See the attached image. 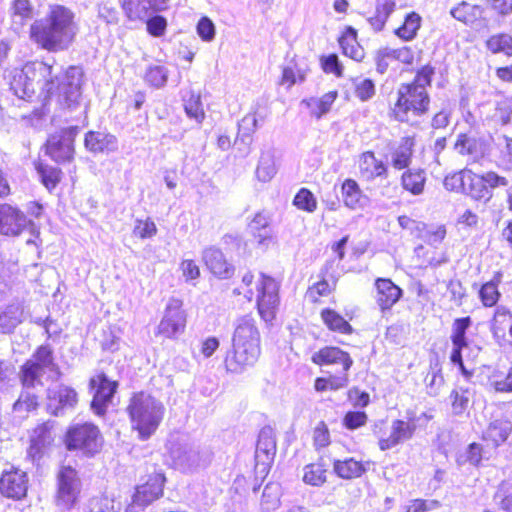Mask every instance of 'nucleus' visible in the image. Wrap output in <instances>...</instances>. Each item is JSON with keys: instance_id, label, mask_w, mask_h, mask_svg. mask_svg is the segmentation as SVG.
<instances>
[{"instance_id": "nucleus-22", "label": "nucleus", "mask_w": 512, "mask_h": 512, "mask_svg": "<svg viewBox=\"0 0 512 512\" xmlns=\"http://www.w3.org/2000/svg\"><path fill=\"white\" fill-rule=\"evenodd\" d=\"M311 360L314 364L319 366H341L344 372H348L353 365V360L350 355L334 346H327L315 352Z\"/></svg>"}, {"instance_id": "nucleus-35", "label": "nucleus", "mask_w": 512, "mask_h": 512, "mask_svg": "<svg viewBox=\"0 0 512 512\" xmlns=\"http://www.w3.org/2000/svg\"><path fill=\"white\" fill-rule=\"evenodd\" d=\"M23 309L20 304H12L0 313V333L6 334L22 322Z\"/></svg>"}, {"instance_id": "nucleus-6", "label": "nucleus", "mask_w": 512, "mask_h": 512, "mask_svg": "<svg viewBox=\"0 0 512 512\" xmlns=\"http://www.w3.org/2000/svg\"><path fill=\"white\" fill-rule=\"evenodd\" d=\"M212 459V453L190 442H177L170 447V460L175 469L182 472H194L206 468Z\"/></svg>"}, {"instance_id": "nucleus-45", "label": "nucleus", "mask_w": 512, "mask_h": 512, "mask_svg": "<svg viewBox=\"0 0 512 512\" xmlns=\"http://www.w3.org/2000/svg\"><path fill=\"white\" fill-rule=\"evenodd\" d=\"M483 459V448L478 443H471L464 451L458 453L456 462L458 465L463 466L465 464H471L473 466H479Z\"/></svg>"}, {"instance_id": "nucleus-3", "label": "nucleus", "mask_w": 512, "mask_h": 512, "mask_svg": "<svg viewBox=\"0 0 512 512\" xmlns=\"http://www.w3.org/2000/svg\"><path fill=\"white\" fill-rule=\"evenodd\" d=\"M433 75L434 68L426 65L418 70L412 82L399 86L397 101L392 108V114L397 121L412 122L428 112L430 97L426 88L430 86Z\"/></svg>"}, {"instance_id": "nucleus-60", "label": "nucleus", "mask_w": 512, "mask_h": 512, "mask_svg": "<svg viewBox=\"0 0 512 512\" xmlns=\"http://www.w3.org/2000/svg\"><path fill=\"white\" fill-rule=\"evenodd\" d=\"M133 233L141 239L151 238L157 233V227L149 218L146 220H137Z\"/></svg>"}, {"instance_id": "nucleus-19", "label": "nucleus", "mask_w": 512, "mask_h": 512, "mask_svg": "<svg viewBox=\"0 0 512 512\" xmlns=\"http://www.w3.org/2000/svg\"><path fill=\"white\" fill-rule=\"evenodd\" d=\"M25 214L9 204L0 205V234L19 235L28 225Z\"/></svg>"}, {"instance_id": "nucleus-26", "label": "nucleus", "mask_w": 512, "mask_h": 512, "mask_svg": "<svg viewBox=\"0 0 512 512\" xmlns=\"http://www.w3.org/2000/svg\"><path fill=\"white\" fill-rule=\"evenodd\" d=\"M359 171L367 180H373L377 177L386 176L388 168L386 164L375 157L371 151L361 154L359 159Z\"/></svg>"}, {"instance_id": "nucleus-61", "label": "nucleus", "mask_w": 512, "mask_h": 512, "mask_svg": "<svg viewBox=\"0 0 512 512\" xmlns=\"http://www.w3.org/2000/svg\"><path fill=\"white\" fill-rule=\"evenodd\" d=\"M38 405L37 397L29 392H23L19 399L14 403L15 412H29L34 410Z\"/></svg>"}, {"instance_id": "nucleus-58", "label": "nucleus", "mask_w": 512, "mask_h": 512, "mask_svg": "<svg viewBox=\"0 0 512 512\" xmlns=\"http://www.w3.org/2000/svg\"><path fill=\"white\" fill-rule=\"evenodd\" d=\"M398 223L402 229L409 231L412 236L417 238L424 237L426 229L425 223L416 221L405 215L398 217Z\"/></svg>"}, {"instance_id": "nucleus-10", "label": "nucleus", "mask_w": 512, "mask_h": 512, "mask_svg": "<svg viewBox=\"0 0 512 512\" xmlns=\"http://www.w3.org/2000/svg\"><path fill=\"white\" fill-rule=\"evenodd\" d=\"M182 301L178 298H170L167 302L164 316L157 327V333L173 338L184 331L186 326V315L182 310Z\"/></svg>"}, {"instance_id": "nucleus-14", "label": "nucleus", "mask_w": 512, "mask_h": 512, "mask_svg": "<svg viewBox=\"0 0 512 512\" xmlns=\"http://www.w3.org/2000/svg\"><path fill=\"white\" fill-rule=\"evenodd\" d=\"M470 326V317L457 318L452 324L450 336L452 342L450 360L453 364L459 366L463 374H467V371L463 364L462 353L463 351L470 349V343L466 337V332Z\"/></svg>"}, {"instance_id": "nucleus-9", "label": "nucleus", "mask_w": 512, "mask_h": 512, "mask_svg": "<svg viewBox=\"0 0 512 512\" xmlns=\"http://www.w3.org/2000/svg\"><path fill=\"white\" fill-rule=\"evenodd\" d=\"M81 488L78 472L71 466H62L57 474L56 505L71 509L79 499Z\"/></svg>"}, {"instance_id": "nucleus-64", "label": "nucleus", "mask_w": 512, "mask_h": 512, "mask_svg": "<svg viewBox=\"0 0 512 512\" xmlns=\"http://www.w3.org/2000/svg\"><path fill=\"white\" fill-rule=\"evenodd\" d=\"M500 508L505 512H512V486L507 483L501 484L497 495Z\"/></svg>"}, {"instance_id": "nucleus-11", "label": "nucleus", "mask_w": 512, "mask_h": 512, "mask_svg": "<svg viewBox=\"0 0 512 512\" xmlns=\"http://www.w3.org/2000/svg\"><path fill=\"white\" fill-rule=\"evenodd\" d=\"M77 133V127H69L53 134L46 143L47 154L56 162L70 161L73 158V142Z\"/></svg>"}, {"instance_id": "nucleus-36", "label": "nucleus", "mask_w": 512, "mask_h": 512, "mask_svg": "<svg viewBox=\"0 0 512 512\" xmlns=\"http://www.w3.org/2000/svg\"><path fill=\"white\" fill-rule=\"evenodd\" d=\"M483 10L478 5H472L465 1L451 9L450 14L456 20L471 25L482 17Z\"/></svg>"}, {"instance_id": "nucleus-53", "label": "nucleus", "mask_w": 512, "mask_h": 512, "mask_svg": "<svg viewBox=\"0 0 512 512\" xmlns=\"http://www.w3.org/2000/svg\"><path fill=\"white\" fill-rule=\"evenodd\" d=\"M44 370L36 364L26 362L22 368V383L25 388L35 387L41 384L40 377Z\"/></svg>"}, {"instance_id": "nucleus-44", "label": "nucleus", "mask_w": 512, "mask_h": 512, "mask_svg": "<svg viewBox=\"0 0 512 512\" xmlns=\"http://www.w3.org/2000/svg\"><path fill=\"white\" fill-rule=\"evenodd\" d=\"M421 26V17L416 12H411L405 18L401 27L396 30V35L403 40L409 41L415 38Z\"/></svg>"}, {"instance_id": "nucleus-49", "label": "nucleus", "mask_w": 512, "mask_h": 512, "mask_svg": "<svg viewBox=\"0 0 512 512\" xmlns=\"http://www.w3.org/2000/svg\"><path fill=\"white\" fill-rule=\"evenodd\" d=\"M307 69L299 66L297 63H291L283 68L281 84L292 87L298 82H303L306 78Z\"/></svg>"}, {"instance_id": "nucleus-25", "label": "nucleus", "mask_w": 512, "mask_h": 512, "mask_svg": "<svg viewBox=\"0 0 512 512\" xmlns=\"http://www.w3.org/2000/svg\"><path fill=\"white\" fill-rule=\"evenodd\" d=\"M454 149L457 153L469 156L473 161H477L484 156L486 145L481 138L460 134L454 144Z\"/></svg>"}, {"instance_id": "nucleus-20", "label": "nucleus", "mask_w": 512, "mask_h": 512, "mask_svg": "<svg viewBox=\"0 0 512 512\" xmlns=\"http://www.w3.org/2000/svg\"><path fill=\"white\" fill-rule=\"evenodd\" d=\"M164 481L163 475L156 474L151 476L145 484L138 486L132 498V506L143 509L162 496Z\"/></svg>"}, {"instance_id": "nucleus-42", "label": "nucleus", "mask_w": 512, "mask_h": 512, "mask_svg": "<svg viewBox=\"0 0 512 512\" xmlns=\"http://www.w3.org/2000/svg\"><path fill=\"white\" fill-rule=\"evenodd\" d=\"M401 180L405 190L414 195H419L424 190L425 172L423 170H408L403 173Z\"/></svg>"}, {"instance_id": "nucleus-21", "label": "nucleus", "mask_w": 512, "mask_h": 512, "mask_svg": "<svg viewBox=\"0 0 512 512\" xmlns=\"http://www.w3.org/2000/svg\"><path fill=\"white\" fill-rule=\"evenodd\" d=\"M47 397V408L55 416L62 415L64 409L74 407L78 401L76 391L68 386L48 389Z\"/></svg>"}, {"instance_id": "nucleus-63", "label": "nucleus", "mask_w": 512, "mask_h": 512, "mask_svg": "<svg viewBox=\"0 0 512 512\" xmlns=\"http://www.w3.org/2000/svg\"><path fill=\"white\" fill-rule=\"evenodd\" d=\"M500 160L506 170H512V138L506 135L501 137Z\"/></svg>"}, {"instance_id": "nucleus-28", "label": "nucleus", "mask_w": 512, "mask_h": 512, "mask_svg": "<svg viewBox=\"0 0 512 512\" xmlns=\"http://www.w3.org/2000/svg\"><path fill=\"white\" fill-rule=\"evenodd\" d=\"M465 192L472 199L488 203L492 199V194L487 189L484 181V174H475L471 170L467 174Z\"/></svg>"}, {"instance_id": "nucleus-2", "label": "nucleus", "mask_w": 512, "mask_h": 512, "mask_svg": "<svg viewBox=\"0 0 512 512\" xmlns=\"http://www.w3.org/2000/svg\"><path fill=\"white\" fill-rule=\"evenodd\" d=\"M77 30L73 11L64 5L52 4L44 17L31 24L29 37L41 49L57 53L70 48Z\"/></svg>"}, {"instance_id": "nucleus-40", "label": "nucleus", "mask_w": 512, "mask_h": 512, "mask_svg": "<svg viewBox=\"0 0 512 512\" xmlns=\"http://www.w3.org/2000/svg\"><path fill=\"white\" fill-rule=\"evenodd\" d=\"M51 428L52 426L49 422L43 423L42 425L35 428L34 434L31 437V445L28 451V454L31 457L34 458L38 453H40L41 448L50 443L52 440Z\"/></svg>"}, {"instance_id": "nucleus-38", "label": "nucleus", "mask_w": 512, "mask_h": 512, "mask_svg": "<svg viewBox=\"0 0 512 512\" xmlns=\"http://www.w3.org/2000/svg\"><path fill=\"white\" fill-rule=\"evenodd\" d=\"M339 44L343 53L350 58L360 61L364 57V51L359 46L356 40V31L349 27L346 32L340 37Z\"/></svg>"}, {"instance_id": "nucleus-32", "label": "nucleus", "mask_w": 512, "mask_h": 512, "mask_svg": "<svg viewBox=\"0 0 512 512\" xmlns=\"http://www.w3.org/2000/svg\"><path fill=\"white\" fill-rule=\"evenodd\" d=\"M512 430L511 422L497 419L491 422L484 432V440L492 442L495 447L504 443Z\"/></svg>"}, {"instance_id": "nucleus-16", "label": "nucleus", "mask_w": 512, "mask_h": 512, "mask_svg": "<svg viewBox=\"0 0 512 512\" xmlns=\"http://www.w3.org/2000/svg\"><path fill=\"white\" fill-rule=\"evenodd\" d=\"M276 454L275 433L271 427L261 429L256 444L255 460L256 468L261 473L268 471Z\"/></svg>"}, {"instance_id": "nucleus-62", "label": "nucleus", "mask_w": 512, "mask_h": 512, "mask_svg": "<svg viewBox=\"0 0 512 512\" xmlns=\"http://www.w3.org/2000/svg\"><path fill=\"white\" fill-rule=\"evenodd\" d=\"M119 503L115 500L104 497L93 500L90 504L89 512H119Z\"/></svg>"}, {"instance_id": "nucleus-48", "label": "nucleus", "mask_w": 512, "mask_h": 512, "mask_svg": "<svg viewBox=\"0 0 512 512\" xmlns=\"http://www.w3.org/2000/svg\"><path fill=\"white\" fill-rule=\"evenodd\" d=\"M184 109L187 116L194 119L197 123H201L205 118L201 97L193 92L184 98Z\"/></svg>"}, {"instance_id": "nucleus-5", "label": "nucleus", "mask_w": 512, "mask_h": 512, "mask_svg": "<svg viewBox=\"0 0 512 512\" xmlns=\"http://www.w3.org/2000/svg\"><path fill=\"white\" fill-rule=\"evenodd\" d=\"M132 428L137 430L142 440L148 439L159 427L164 414L163 403L146 394H135L128 406Z\"/></svg>"}, {"instance_id": "nucleus-12", "label": "nucleus", "mask_w": 512, "mask_h": 512, "mask_svg": "<svg viewBox=\"0 0 512 512\" xmlns=\"http://www.w3.org/2000/svg\"><path fill=\"white\" fill-rule=\"evenodd\" d=\"M377 428L378 425H375L374 433L378 437V446L381 451H386L410 440L416 431V424L413 420L395 419L391 423L388 434H379Z\"/></svg>"}, {"instance_id": "nucleus-29", "label": "nucleus", "mask_w": 512, "mask_h": 512, "mask_svg": "<svg viewBox=\"0 0 512 512\" xmlns=\"http://www.w3.org/2000/svg\"><path fill=\"white\" fill-rule=\"evenodd\" d=\"M414 144L413 138L403 137L399 144L392 149L390 158L395 169L402 170L410 165Z\"/></svg>"}, {"instance_id": "nucleus-57", "label": "nucleus", "mask_w": 512, "mask_h": 512, "mask_svg": "<svg viewBox=\"0 0 512 512\" xmlns=\"http://www.w3.org/2000/svg\"><path fill=\"white\" fill-rule=\"evenodd\" d=\"M293 203L297 208L310 213L314 212L317 208V202L314 195L305 188L299 190L293 200Z\"/></svg>"}, {"instance_id": "nucleus-33", "label": "nucleus", "mask_w": 512, "mask_h": 512, "mask_svg": "<svg viewBox=\"0 0 512 512\" xmlns=\"http://www.w3.org/2000/svg\"><path fill=\"white\" fill-rule=\"evenodd\" d=\"M333 470L336 475L342 479H353L362 476L366 468L362 462L356 461L354 458H347L344 460H335Z\"/></svg>"}, {"instance_id": "nucleus-1", "label": "nucleus", "mask_w": 512, "mask_h": 512, "mask_svg": "<svg viewBox=\"0 0 512 512\" xmlns=\"http://www.w3.org/2000/svg\"><path fill=\"white\" fill-rule=\"evenodd\" d=\"M83 72L76 66L69 67L61 76L53 65L35 61L26 63L21 69H14L10 76V89L20 99L30 98L36 86L48 95L57 93L58 102L65 108L74 109L81 97Z\"/></svg>"}, {"instance_id": "nucleus-41", "label": "nucleus", "mask_w": 512, "mask_h": 512, "mask_svg": "<svg viewBox=\"0 0 512 512\" xmlns=\"http://www.w3.org/2000/svg\"><path fill=\"white\" fill-rule=\"evenodd\" d=\"M501 281V274L497 273L494 278L482 285L479 290V297L485 307H493L498 302L501 294L498 290V284Z\"/></svg>"}, {"instance_id": "nucleus-8", "label": "nucleus", "mask_w": 512, "mask_h": 512, "mask_svg": "<svg viewBox=\"0 0 512 512\" xmlns=\"http://www.w3.org/2000/svg\"><path fill=\"white\" fill-rule=\"evenodd\" d=\"M256 290L258 312L265 322H271L275 319L280 304L279 284L272 277L260 274Z\"/></svg>"}, {"instance_id": "nucleus-34", "label": "nucleus", "mask_w": 512, "mask_h": 512, "mask_svg": "<svg viewBox=\"0 0 512 512\" xmlns=\"http://www.w3.org/2000/svg\"><path fill=\"white\" fill-rule=\"evenodd\" d=\"M12 25L20 30L33 17L34 8L29 0H14L12 4Z\"/></svg>"}, {"instance_id": "nucleus-59", "label": "nucleus", "mask_w": 512, "mask_h": 512, "mask_svg": "<svg viewBox=\"0 0 512 512\" xmlns=\"http://www.w3.org/2000/svg\"><path fill=\"white\" fill-rule=\"evenodd\" d=\"M484 174V181L486 182L487 189L493 195V191L499 188H506L510 183L509 179L505 176L498 174L496 171H486Z\"/></svg>"}, {"instance_id": "nucleus-18", "label": "nucleus", "mask_w": 512, "mask_h": 512, "mask_svg": "<svg viewBox=\"0 0 512 512\" xmlns=\"http://www.w3.org/2000/svg\"><path fill=\"white\" fill-rule=\"evenodd\" d=\"M490 330L500 346H512V312L505 306H497Z\"/></svg>"}, {"instance_id": "nucleus-43", "label": "nucleus", "mask_w": 512, "mask_h": 512, "mask_svg": "<svg viewBox=\"0 0 512 512\" xmlns=\"http://www.w3.org/2000/svg\"><path fill=\"white\" fill-rule=\"evenodd\" d=\"M336 97V92H329L323 95L321 98H310L308 100H304L303 103H305L307 107L310 108L311 114L319 119L330 110Z\"/></svg>"}, {"instance_id": "nucleus-24", "label": "nucleus", "mask_w": 512, "mask_h": 512, "mask_svg": "<svg viewBox=\"0 0 512 512\" xmlns=\"http://www.w3.org/2000/svg\"><path fill=\"white\" fill-rule=\"evenodd\" d=\"M206 267L218 278L227 279L233 274V267L227 262L221 250L210 247L203 251Z\"/></svg>"}, {"instance_id": "nucleus-7", "label": "nucleus", "mask_w": 512, "mask_h": 512, "mask_svg": "<svg viewBox=\"0 0 512 512\" xmlns=\"http://www.w3.org/2000/svg\"><path fill=\"white\" fill-rule=\"evenodd\" d=\"M69 450H78L86 456H94L103 446V437L97 426L92 423L72 425L65 438Z\"/></svg>"}, {"instance_id": "nucleus-39", "label": "nucleus", "mask_w": 512, "mask_h": 512, "mask_svg": "<svg viewBox=\"0 0 512 512\" xmlns=\"http://www.w3.org/2000/svg\"><path fill=\"white\" fill-rule=\"evenodd\" d=\"M415 255L420 261V265L424 267H436L447 262L445 253L438 252L436 247H425L423 245H418L415 248Z\"/></svg>"}, {"instance_id": "nucleus-31", "label": "nucleus", "mask_w": 512, "mask_h": 512, "mask_svg": "<svg viewBox=\"0 0 512 512\" xmlns=\"http://www.w3.org/2000/svg\"><path fill=\"white\" fill-rule=\"evenodd\" d=\"M276 173L277 166L274 151L272 149L263 150L256 167V178L259 181L266 183L271 181Z\"/></svg>"}, {"instance_id": "nucleus-23", "label": "nucleus", "mask_w": 512, "mask_h": 512, "mask_svg": "<svg viewBox=\"0 0 512 512\" xmlns=\"http://www.w3.org/2000/svg\"><path fill=\"white\" fill-rule=\"evenodd\" d=\"M375 287V300L382 312L390 310L402 296V290L390 279L378 278Z\"/></svg>"}, {"instance_id": "nucleus-50", "label": "nucleus", "mask_w": 512, "mask_h": 512, "mask_svg": "<svg viewBox=\"0 0 512 512\" xmlns=\"http://www.w3.org/2000/svg\"><path fill=\"white\" fill-rule=\"evenodd\" d=\"M353 89L355 96L362 102L371 100L376 93L374 82L368 78L353 79Z\"/></svg>"}, {"instance_id": "nucleus-13", "label": "nucleus", "mask_w": 512, "mask_h": 512, "mask_svg": "<svg viewBox=\"0 0 512 512\" xmlns=\"http://www.w3.org/2000/svg\"><path fill=\"white\" fill-rule=\"evenodd\" d=\"M121 8L130 21H145L152 14L168 9V0H120Z\"/></svg>"}, {"instance_id": "nucleus-56", "label": "nucleus", "mask_w": 512, "mask_h": 512, "mask_svg": "<svg viewBox=\"0 0 512 512\" xmlns=\"http://www.w3.org/2000/svg\"><path fill=\"white\" fill-rule=\"evenodd\" d=\"M469 169H463L459 172L448 175L444 179V187L449 191H463L466 188V178H468Z\"/></svg>"}, {"instance_id": "nucleus-37", "label": "nucleus", "mask_w": 512, "mask_h": 512, "mask_svg": "<svg viewBox=\"0 0 512 512\" xmlns=\"http://www.w3.org/2000/svg\"><path fill=\"white\" fill-rule=\"evenodd\" d=\"M321 319L329 330L341 334H351L352 326L335 310L326 308L321 311Z\"/></svg>"}, {"instance_id": "nucleus-4", "label": "nucleus", "mask_w": 512, "mask_h": 512, "mask_svg": "<svg viewBox=\"0 0 512 512\" xmlns=\"http://www.w3.org/2000/svg\"><path fill=\"white\" fill-rule=\"evenodd\" d=\"M260 342L255 320L249 316L237 319L232 335V350L227 352L224 359L227 371L241 373L253 366L261 353Z\"/></svg>"}, {"instance_id": "nucleus-17", "label": "nucleus", "mask_w": 512, "mask_h": 512, "mask_svg": "<svg viewBox=\"0 0 512 512\" xmlns=\"http://www.w3.org/2000/svg\"><path fill=\"white\" fill-rule=\"evenodd\" d=\"M28 489V478L24 471L17 468L6 470L0 477V493L12 499L23 498Z\"/></svg>"}, {"instance_id": "nucleus-47", "label": "nucleus", "mask_w": 512, "mask_h": 512, "mask_svg": "<svg viewBox=\"0 0 512 512\" xmlns=\"http://www.w3.org/2000/svg\"><path fill=\"white\" fill-rule=\"evenodd\" d=\"M269 224V216L262 212L257 213L249 224V229L258 238L260 244H263L264 241L270 238Z\"/></svg>"}, {"instance_id": "nucleus-30", "label": "nucleus", "mask_w": 512, "mask_h": 512, "mask_svg": "<svg viewBox=\"0 0 512 512\" xmlns=\"http://www.w3.org/2000/svg\"><path fill=\"white\" fill-rule=\"evenodd\" d=\"M85 146L92 152L114 151L117 148V139L111 134L89 132L85 137Z\"/></svg>"}, {"instance_id": "nucleus-55", "label": "nucleus", "mask_w": 512, "mask_h": 512, "mask_svg": "<svg viewBox=\"0 0 512 512\" xmlns=\"http://www.w3.org/2000/svg\"><path fill=\"white\" fill-rule=\"evenodd\" d=\"M167 79L168 70L164 66H150L145 73L146 82L156 88L163 87Z\"/></svg>"}, {"instance_id": "nucleus-51", "label": "nucleus", "mask_w": 512, "mask_h": 512, "mask_svg": "<svg viewBox=\"0 0 512 512\" xmlns=\"http://www.w3.org/2000/svg\"><path fill=\"white\" fill-rule=\"evenodd\" d=\"M486 45L492 53L503 52L508 56H512V36L508 34L491 36L487 40Z\"/></svg>"}, {"instance_id": "nucleus-54", "label": "nucleus", "mask_w": 512, "mask_h": 512, "mask_svg": "<svg viewBox=\"0 0 512 512\" xmlns=\"http://www.w3.org/2000/svg\"><path fill=\"white\" fill-rule=\"evenodd\" d=\"M257 118L253 114H248L245 117L242 118L240 124H239V133L240 138L239 140L246 145H250L252 142V134L257 129Z\"/></svg>"}, {"instance_id": "nucleus-46", "label": "nucleus", "mask_w": 512, "mask_h": 512, "mask_svg": "<svg viewBox=\"0 0 512 512\" xmlns=\"http://www.w3.org/2000/svg\"><path fill=\"white\" fill-rule=\"evenodd\" d=\"M303 481L311 486H321L326 482V469L321 463L308 464L303 469Z\"/></svg>"}, {"instance_id": "nucleus-27", "label": "nucleus", "mask_w": 512, "mask_h": 512, "mask_svg": "<svg viewBox=\"0 0 512 512\" xmlns=\"http://www.w3.org/2000/svg\"><path fill=\"white\" fill-rule=\"evenodd\" d=\"M342 196L344 204L350 209L364 208L368 202V197L363 194L358 183L353 179H346L342 184Z\"/></svg>"}, {"instance_id": "nucleus-52", "label": "nucleus", "mask_w": 512, "mask_h": 512, "mask_svg": "<svg viewBox=\"0 0 512 512\" xmlns=\"http://www.w3.org/2000/svg\"><path fill=\"white\" fill-rule=\"evenodd\" d=\"M471 395V391L464 388H458L451 392L450 399L455 415H461L466 411L470 403Z\"/></svg>"}, {"instance_id": "nucleus-15", "label": "nucleus", "mask_w": 512, "mask_h": 512, "mask_svg": "<svg viewBox=\"0 0 512 512\" xmlns=\"http://www.w3.org/2000/svg\"><path fill=\"white\" fill-rule=\"evenodd\" d=\"M117 386L118 383L109 380L104 373L91 378L90 387L94 391L91 407L98 415L104 414L107 404L116 392Z\"/></svg>"}]
</instances>
